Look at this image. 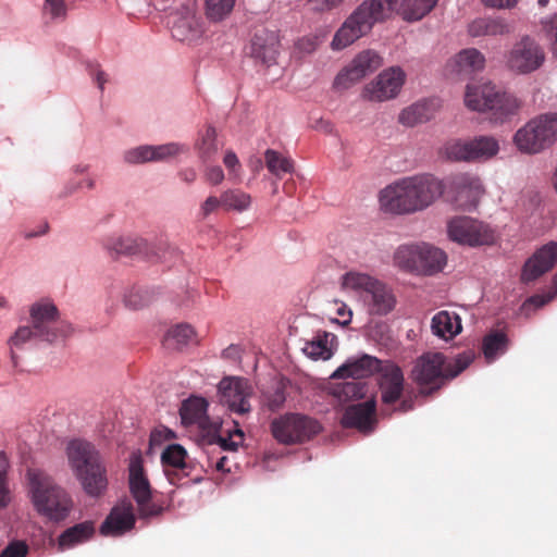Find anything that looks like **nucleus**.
I'll use <instances>...</instances> for the list:
<instances>
[{
    "instance_id": "f257e3e1",
    "label": "nucleus",
    "mask_w": 557,
    "mask_h": 557,
    "mask_svg": "<svg viewBox=\"0 0 557 557\" xmlns=\"http://www.w3.org/2000/svg\"><path fill=\"white\" fill-rule=\"evenodd\" d=\"M366 0L360 3L336 30L331 47L342 50L367 36L376 23L389 17L394 11L406 21H419L429 14L437 0Z\"/></svg>"
},
{
    "instance_id": "f03ea898",
    "label": "nucleus",
    "mask_w": 557,
    "mask_h": 557,
    "mask_svg": "<svg viewBox=\"0 0 557 557\" xmlns=\"http://www.w3.org/2000/svg\"><path fill=\"white\" fill-rule=\"evenodd\" d=\"M446 185L430 173L403 177L380 193L381 208L393 214H411L432 206L445 191Z\"/></svg>"
},
{
    "instance_id": "7ed1b4c3",
    "label": "nucleus",
    "mask_w": 557,
    "mask_h": 557,
    "mask_svg": "<svg viewBox=\"0 0 557 557\" xmlns=\"http://www.w3.org/2000/svg\"><path fill=\"white\" fill-rule=\"evenodd\" d=\"M27 478L36 511L49 521H64L73 509L71 495L45 471L29 469Z\"/></svg>"
},
{
    "instance_id": "20e7f679",
    "label": "nucleus",
    "mask_w": 557,
    "mask_h": 557,
    "mask_svg": "<svg viewBox=\"0 0 557 557\" xmlns=\"http://www.w3.org/2000/svg\"><path fill=\"white\" fill-rule=\"evenodd\" d=\"M69 465L84 492L101 496L108 487L107 469L95 447L85 441H72L66 447Z\"/></svg>"
},
{
    "instance_id": "39448f33",
    "label": "nucleus",
    "mask_w": 557,
    "mask_h": 557,
    "mask_svg": "<svg viewBox=\"0 0 557 557\" xmlns=\"http://www.w3.org/2000/svg\"><path fill=\"white\" fill-rule=\"evenodd\" d=\"M470 362V357L466 355L447 363L443 354L426 352L416 360L411 370V379L420 386L421 393L429 395L459 375Z\"/></svg>"
},
{
    "instance_id": "423d86ee",
    "label": "nucleus",
    "mask_w": 557,
    "mask_h": 557,
    "mask_svg": "<svg viewBox=\"0 0 557 557\" xmlns=\"http://www.w3.org/2000/svg\"><path fill=\"white\" fill-rule=\"evenodd\" d=\"M465 103L473 111H491L493 119L499 122L516 115L521 108V101L516 96L500 91L491 83L468 85Z\"/></svg>"
},
{
    "instance_id": "0eeeda50",
    "label": "nucleus",
    "mask_w": 557,
    "mask_h": 557,
    "mask_svg": "<svg viewBox=\"0 0 557 557\" xmlns=\"http://www.w3.org/2000/svg\"><path fill=\"white\" fill-rule=\"evenodd\" d=\"M58 308L49 301L36 302L30 308L32 327L21 326L10 337L11 346L20 347L32 337L53 342L63 331L58 321Z\"/></svg>"
},
{
    "instance_id": "6e6552de",
    "label": "nucleus",
    "mask_w": 557,
    "mask_h": 557,
    "mask_svg": "<svg viewBox=\"0 0 557 557\" xmlns=\"http://www.w3.org/2000/svg\"><path fill=\"white\" fill-rule=\"evenodd\" d=\"M557 138V114H543L519 128L513 143L521 152L537 153Z\"/></svg>"
},
{
    "instance_id": "1a4fd4ad",
    "label": "nucleus",
    "mask_w": 557,
    "mask_h": 557,
    "mask_svg": "<svg viewBox=\"0 0 557 557\" xmlns=\"http://www.w3.org/2000/svg\"><path fill=\"white\" fill-rule=\"evenodd\" d=\"M273 437L283 445H296L310 441L322 426L318 420L301 413H285L270 424Z\"/></svg>"
},
{
    "instance_id": "9d476101",
    "label": "nucleus",
    "mask_w": 557,
    "mask_h": 557,
    "mask_svg": "<svg viewBox=\"0 0 557 557\" xmlns=\"http://www.w3.org/2000/svg\"><path fill=\"white\" fill-rule=\"evenodd\" d=\"M128 487L141 518L156 517L162 513L163 508L152 502V488L144 469V459L139 453L132 454L129 459Z\"/></svg>"
},
{
    "instance_id": "9b49d317",
    "label": "nucleus",
    "mask_w": 557,
    "mask_h": 557,
    "mask_svg": "<svg viewBox=\"0 0 557 557\" xmlns=\"http://www.w3.org/2000/svg\"><path fill=\"white\" fill-rule=\"evenodd\" d=\"M546 60L544 48L532 37L523 36L506 54L509 71L527 75L541 69Z\"/></svg>"
},
{
    "instance_id": "f8f14e48",
    "label": "nucleus",
    "mask_w": 557,
    "mask_h": 557,
    "mask_svg": "<svg viewBox=\"0 0 557 557\" xmlns=\"http://www.w3.org/2000/svg\"><path fill=\"white\" fill-rule=\"evenodd\" d=\"M451 240L469 246L492 245L495 243V231L487 224L469 216H456L447 224Z\"/></svg>"
},
{
    "instance_id": "ddd939ff",
    "label": "nucleus",
    "mask_w": 557,
    "mask_h": 557,
    "mask_svg": "<svg viewBox=\"0 0 557 557\" xmlns=\"http://www.w3.org/2000/svg\"><path fill=\"white\" fill-rule=\"evenodd\" d=\"M445 150L447 157L455 161H485L497 154L499 145L494 137L479 136L470 140H451Z\"/></svg>"
},
{
    "instance_id": "4468645a",
    "label": "nucleus",
    "mask_w": 557,
    "mask_h": 557,
    "mask_svg": "<svg viewBox=\"0 0 557 557\" xmlns=\"http://www.w3.org/2000/svg\"><path fill=\"white\" fill-rule=\"evenodd\" d=\"M220 403L236 414L250 412L252 387L248 380L242 377H224L218 385Z\"/></svg>"
},
{
    "instance_id": "2eb2a0df",
    "label": "nucleus",
    "mask_w": 557,
    "mask_h": 557,
    "mask_svg": "<svg viewBox=\"0 0 557 557\" xmlns=\"http://www.w3.org/2000/svg\"><path fill=\"white\" fill-rule=\"evenodd\" d=\"M381 65L382 59L375 51H361L336 75L333 87L336 90L348 89L367 75L376 71Z\"/></svg>"
},
{
    "instance_id": "dca6fc26",
    "label": "nucleus",
    "mask_w": 557,
    "mask_h": 557,
    "mask_svg": "<svg viewBox=\"0 0 557 557\" xmlns=\"http://www.w3.org/2000/svg\"><path fill=\"white\" fill-rule=\"evenodd\" d=\"M405 72L399 66L384 70L364 86L362 97L370 101H385L395 98L405 83Z\"/></svg>"
},
{
    "instance_id": "f3484780",
    "label": "nucleus",
    "mask_w": 557,
    "mask_h": 557,
    "mask_svg": "<svg viewBox=\"0 0 557 557\" xmlns=\"http://www.w3.org/2000/svg\"><path fill=\"white\" fill-rule=\"evenodd\" d=\"M447 188L453 201L462 209L475 207L483 193L480 178L468 173L450 176Z\"/></svg>"
},
{
    "instance_id": "a211bd4d",
    "label": "nucleus",
    "mask_w": 557,
    "mask_h": 557,
    "mask_svg": "<svg viewBox=\"0 0 557 557\" xmlns=\"http://www.w3.org/2000/svg\"><path fill=\"white\" fill-rule=\"evenodd\" d=\"M186 148L177 143L159 146H139L127 150L124 160L129 164H139L153 161H165L184 152Z\"/></svg>"
},
{
    "instance_id": "6ab92c4d",
    "label": "nucleus",
    "mask_w": 557,
    "mask_h": 557,
    "mask_svg": "<svg viewBox=\"0 0 557 557\" xmlns=\"http://www.w3.org/2000/svg\"><path fill=\"white\" fill-rule=\"evenodd\" d=\"M136 522L134 506L129 500L114 506L100 528L106 536H120L131 531Z\"/></svg>"
},
{
    "instance_id": "aec40b11",
    "label": "nucleus",
    "mask_w": 557,
    "mask_h": 557,
    "mask_svg": "<svg viewBox=\"0 0 557 557\" xmlns=\"http://www.w3.org/2000/svg\"><path fill=\"white\" fill-rule=\"evenodd\" d=\"M557 261V242H549L541 247L536 252L525 262L521 280L524 283L535 281L544 273L550 271Z\"/></svg>"
},
{
    "instance_id": "412c9836",
    "label": "nucleus",
    "mask_w": 557,
    "mask_h": 557,
    "mask_svg": "<svg viewBox=\"0 0 557 557\" xmlns=\"http://www.w3.org/2000/svg\"><path fill=\"white\" fill-rule=\"evenodd\" d=\"M277 46L278 37L276 32L261 27L256 29L251 38L248 54L263 64L271 65L275 61Z\"/></svg>"
},
{
    "instance_id": "4be33fe9",
    "label": "nucleus",
    "mask_w": 557,
    "mask_h": 557,
    "mask_svg": "<svg viewBox=\"0 0 557 557\" xmlns=\"http://www.w3.org/2000/svg\"><path fill=\"white\" fill-rule=\"evenodd\" d=\"M375 409L374 399L348 406L343 414L342 424L345 428H355L364 433L371 432L376 423Z\"/></svg>"
},
{
    "instance_id": "5701e85b",
    "label": "nucleus",
    "mask_w": 557,
    "mask_h": 557,
    "mask_svg": "<svg viewBox=\"0 0 557 557\" xmlns=\"http://www.w3.org/2000/svg\"><path fill=\"white\" fill-rule=\"evenodd\" d=\"M208 401L202 397H190L182 403L180 416L185 426L196 425L205 435L214 424L207 414Z\"/></svg>"
},
{
    "instance_id": "b1692460",
    "label": "nucleus",
    "mask_w": 557,
    "mask_h": 557,
    "mask_svg": "<svg viewBox=\"0 0 557 557\" xmlns=\"http://www.w3.org/2000/svg\"><path fill=\"white\" fill-rule=\"evenodd\" d=\"M187 451L180 444H170L161 455V462L164 467L165 475L173 485H178L180 481L188 475L186 470L189 468L186 462Z\"/></svg>"
},
{
    "instance_id": "393cba45",
    "label": "nucleus",
    "mask_w": 557,
    "mask_h": 557,
    "mask_svg": "<svg viewBox=\"0 0 557 557\" xmlns=\"http://www.w3.org/2000/svg\"><path fill=\"white\" fill-rule=\"evenodd\" d=\"M404 373L394 364H385L381 372L380 392L383 405L389 406L397 403L404 393Z\"/></svg>"
},
{
    "instance_id": "a878e982",
    "label": "nucleus",
    "mask_w": 557,
    "mask_h": 557,
    "mask_svg": "<svg viewBox=\"0 0 557 557\" xmlns=\"http://www.w3.org/2000/svg\"><path fill=\"white\" fill-rule=\"evenodd\" d=\"M384 366L381 360L370 355H362L357 359H349L333 373V379H362L376 372H382Z\"/></svg>"
},
{
    "instance_id": "bb28decb",
    "label": "nucleus",
    "mask_w": 557,
    "mask_h": 557,
    "mask_svg": "<svg viewBox=\"0 0 557 557\" xmlns=\"http://www.w3.org/2000/svg\"><path fill=\"white\" fill-rule=\"evenodd\" d=\"M438 106L435 100H421L405 108L398 116V122L404 126L412 127L431 120Z\"/></svg>"
},
{
    "instance_id": "cd10ccee",
    "label": "nucleus",
    "mask_w": 557,
    "mask_h": 557,
    "mask_svg": "<svg viewBox=\"0 0 557 557\" xmlns=\"http://www.w3.org/2000/svg\"><path fill=\"white\" fill-rule=\"evenodd\" d=\"M364 299L368 302L370 313L377 315L389 313L396 305L392 290L380 281L373 285Z\"/></svg>"
},
{
    "instance_id": "c85d7f7f",
    "label": "nucleus",
    "mask_w": 557,
    "mask_h": 557,
    "mask_svg": "<svg viewBox=\"0 0 557 557\" xmlns=\"http://www.w3.org/2000/svg\"><path fill=\"white\" fill-rule=\"evenodd\" d=\"M95 534L91 521H84L64 530L58 537V549L63 552L89 541Z\"/></svg>"
},
{
    "instance_id": "c756f323",
    "label": "nucleus",
    "mask_w": 557,
    "mask_h": 557,
    "mask_svg": "<svg viewBox=\"0 0 557 557\" xmlns=\"http://www.w3.org/2000/svg\"><path fill=\"white\" fill-rule=\"evenodd\" d=\"M203 33V23L196 15L180 17L172 27L173 38L182 42H195L202 37Z\"/></svg>"
},
{
    "instance_id": "7c9ffc66",
    "label": "nucleus",
    "mask_w": 557,
    "mask_h": 557,
    "mask_svg": "<svg viewBox=\"0 0 557 557\" xmlns=\"http://www.w3.org/2000/svg\"><path fill=\"white\" fill-rule=\"evenodd\" d=\"M234 430L227 431V436L221 435V422L215 421L214 424L203 435L209 444H218L223 450L236 451L244 442V432L239 424L234 421Z\"/></svg>"
},
{
    "instance_id": "2f4dec72",
    "label": "nucleus",
    "mask_w": 557,
    "mask_h": 557,
    "mask_svg": "<svg viewBox=\"0 0 557 557\" xmlns=\"http://www.w3.org/2000/svg\"><path fill=\"white\" fill-rule=\"evenodd\" d=\"M431 329L434 335L450 339L461 332V320L457 313L443 310L433 317Z\"/></svg>"
},
{
    "instance_id": "473e14b6",
    "label": "nucleus",
    "mask_w": 557,
    "mask_h": 557,
    "mask_svg": "<svg viewBox=\"0 0 557 557\" xmlns=\"http://www.w3.org/2000/svg\"><path fill=\"white\" fill-rule=\"evenodd\" d=\"M468 33L471 37L498 36L509 34L510 27L503 18L479 17L469 24Z\"/></svg>"
},
{
    "instance_id": "72a5a7b5",
    "label": "nucleus",
    "mask_w": 557,
    "mask_h": 557,
    "mask_svg": "<svg viewBox=\"0 0 557 557\" xmlns=\"http://www.w3.org/2000/svg\"><path fill=\"white\" fill-rule=\"evenodd\" d=\"M336 336L329 332H319L312 341L305 344L302 351L311 359L327 360L333 356V343Z\"/></svg>"
},
{
    "instance_id": "f704fd0d",
    "label": "nucleus",
    "mask_w": 557,
    "mask_h": 557,
    "mask_svg": "<svg viewBox=\"0 0 557 557\" xmlns=\"http://www.w3.org/2000/svg\"><path fill=\"white\" fill-rule=\"evenodd\" d=\"M419 273L433 274L443 269L446 263V255L443 250L423 245L420 246Z\"/></svg>"
},
{
    "instance_id": "c9c22d12",
    "label": "nucleus",
    "mask_w": 557,
    "mask_h": 557,
    "mask_svg": "<svg viewBox=\"0 0 557 557\" xmlns=\"http://www.w3.org/2000/svg\"><path fill=\"white\" fill-rule=\"evenodd\" d=\"M455 65L459 74L470 75L484 69L485 58L478 49L468 48L456 55Z\"/></svg>"
},
{
    "instance_id": "e433bc0d",
    "label": "nucleus",
    "mask_w": 557,
    "mask_h": 557,
    "mask_svg": "<svg viewBox=\"0 0 557 557\" xmlns=\"http://www.w3.org/2000/svg\"><path fill=\"white\" fill-rule=\"evenodd\" d=\"M419 258L420 246L404 245L396 250L394 262L401 270L419 273Z\"/></svg>"
},
{
    "instance_id": "4c0bfd02",
    "label": "nucleus",
    "mask_w": 557,
    "mask_h": 557,
    "mask_svg": "<svg viewBox=\"0 0 557 557\" xmlns=\"http://www.w3.org/2000/svg\"><path fill=\"white\" fill-rule=\"evenodd\" d=\"M506 348L507 336L504 332L493 331L483 338L482 350L488 362L493 361L498 354L505 352Z\"/></svg>"
},
{
    "instance_id": "58836bf2",
    "label": "nucleus",
    "mask_w": 557,
    "mask_h": 557,
    "mask_svg": "<svg viewBox=\"0 0 557 557\" xmlns=\"http://www.w3.org/2000/svg\"><path fill=\"white\" fill-rule=\"evenodd\" d=\"M223 200V209L225 211H245L251 203L249 194L240 189H227L221 194Z\"/></svg>"
},
{
    "instance_id": "ea45409f",
    "label": "nucleus",
    "mask_w": 557,
    "mask_h": 557,
    "mask_svg": "<svg viewBox=\"0 0 557 557\" xmlns=\"http://www.w3.org/2000/svg\"><path fill=\"white\" fill-rule=\"evenodd\" d=\"M195 336L194 329L186 323L171 327L165 335V343L169 347L180 348L187 345Z\"/></svg>"
},
{
    "instance_id": "a19ab883",
    "label": "nucleus",
    "mask_w": 557,
    "mask_h": 557,
    "mask_svg": "<svg viewBox=\"0 0 557 557\" xmlns=\"http://www.w3.org/2000/svg\"><path fill=\"white\" fill-rule=\"evenodd\" d=\"M265 164L268 170L275 176L280 177L282 173H290L294 163L289 158L282 156L280 152L268 149L264 152Z\"/></svg>"
},
{
    "instance_id": "79ce46f5",
    "label": "nucleus",
    "mask_w": 557,
    "mask_h": 557,
    "mask_svg": "<svg viewBox=\"0 0 557 557\" xmlns=\"http://www.w3.org/2000/svg\"><path fill=\"white\" fill-rule=\"evenodd\" d=\"M104 248L111 257L131 256L137 252L138 245L132 238L112 236L106 239Z\"/></svg>"
},
{
    "instance_id": "37998d69",
    "label": "nucleus",
    "mask_w": 557,
    "mask_h": 557,
    "mask_svg": "<svg viewBox=\"0 0 557 557\" xmlns=\"http://www.w3.org/2000/svg\"><path fill=\"white\" fill-rule=\"evenodd\" d=\"M377 280L371 277L368 274L359 272H348L343 277V285L345 288L354 290H362L366 295L373 288V285Z\"/></svg>"
},
{
    "instance_id": "c03bdc74",
    "label": "nucleus",
    "mask_w": 557,
    "mask_h": 557,
    "mask_svg": "<svg viewBox=\"0 0 557 557\" xmlns=\"http://www.w3.org/2000/svg\"><path fill=\"white\" fill-rule=\"evenodd\" d=\"M235 0H206V14L211 21L218 22L228 15Z\"/></svg>"
},
{
    "instance_id": "a18cd8bd",
    "label": "nucleus",
    "mask_w": 557,
    "mask_h": 557,
    "mask_svg": "<svg viewBox=\"0 0 557 557\" xmlns=\"http://www.w3.org/2000/svg\"><path fill=\"white\" fill-rule=\"evenodd\" d=\"M151 294L140 287H133L123 296L124 305L133 310L141 309L150 304Z\"/></svg>"
},
{
    "instance_id": "49530a36",
    "label": "nucleus",
    "mask_w": 557,
    "mask_h": 557,
    "mask_svg": "<svg viewBox=\"0 0 557 557\" xmlns=\"http://www.w3.org/2000/svg\"><path fill=\"white\" fill-rule=\"evenodd\" d=\"M198 150L202 160L211 159L218 151L216 131L212 126H208L203 132L198 144Z\"/></svg>"
},
{
    "instance_id": "de8ad7c7",
    "label": "nucleus",
    "mask_w": 557,
    "mask_h": 557,
    "mask_svg": "<svg viewBox=\"0 0 557 557\" xmlns=\"http://www.w3.org/2000/svg\"><path fill=\"white\" fill-rule=\"evenodd\" d=\"M366 393L364 384L361 382L350 381L339 384L335 389V395L339 398H361Z\"/></svg>"
},
{
    "instance_id": "09e8293b",
    "label": "nucleus",
    "mask_w": 557,
    "mask_h": 557,
    "mask_svg": "<svg viewBox=\"0 0 557 557\" xmlns=\"http://www.w3.org/2000/svg\"><path fill=\"white\" fill-rule=\"evenodd\" d=\"M8 460L3 453H0V508L8 506L10 502V491L7 482Z\"/></svg>"
},
{
    "instance_id": "8fccbe9b",
    "label": "nucleus",
    "mask_w": 557,
    "mask_h": 557,
    "mask_svg": "<svg viewBox=\"0 0 557 557\" xmlns=\"http://www.w3.org/2000/svg\"><path fill=\"white\" fill-rule=\"evenodd\" d=\"M220 208H223L222 196L216 197V196L210 195L200 205L198 214L201 219H207L210 214L216 212Z\"/></svg>"
},
{
    "instance_id": "3c124183",
    "label": "nucleus",
    "mask_w": 557,
    "mask_h": 557,
    "mask_svg": "<svg viewBox=\"0 0 557 557\" xmlns=\"http://www.w3.org/2000/svg\"><path fill=\"white\" fill-rule=\"evenodd\" d=\"M28 546L23 541H12L1 552L0 557H26L28 554Z\"/></svg>"
},
{
    "instance_id": "603ef678",
    "label": "nucleus",
    "mask_w": 557,
    "mask_h": 557,
    "mask_svg": "<svg viewBox=\"0 0 557 557\" xmlns=\"http://www.w3.org/2000/svg\"><path fill=\"white\" fill-rule=\"evenodd\" d=\"M344 0H307V4L313 12H330L343 4Z\"/></svg>"
},
{
    "instance_id": "864d4df0",
    "label": "nucleus",
    "mask_w": 557,
    "mask_h": 557,
    "mask_svg": "<svg viewBox=\"0 0 557 557\" xmlns=\"http://www.w3.org/2000/svg\"><path fill=\"white\" fill-rule=\"evenodd\" d=\"M285 393L282 388H276L265 395V405L268 409L273 412L280 410L285 404Z\"/></svg>"
},
{
    "instance_id": "5fc2aeb1",
    "label": "nucleus",
    "mask_w": 557,
    "mask_h": 557,
    "mask_svg": "<svg viewBox=\"0 0 557 557\" xmlns=\"http://www.w3.org/2000/svg\"><path fill=\"white\" fill-rule=\"evenodd\" d=\"M45 10L53 17H64L66 5L64 0H45Z\"/></svg>"
},
{
    "instance_id": "6e6d98bb",
    "label": "nucleus",
    "mask_w": 557,
    "mask_h": 557,
    "mask_svg": "<svg viewBox=\"0 0 557 557\" xmlns=\"http://www.w3.org/2000/svg\"><path fill=\"white\" fill-rule=\"evenodd\" d=\"M543 30L548 39L554 40L553 49L557 52V15L542 22Z\"/></svg>"
},
{
    "instance_id": "4d7b16f0",
    "label": "nucleus",
    "mask_w": 557,
    "mask_h": 557,
    "mask_svg": "<svg viewBox=\"0 0 557 557\" xmlns=\"http://www.w3.org/2000/svg\"><path fill=\"white\" fill-rule=\"evenodd\" d=\"M205 180L209 184L216 186L224 180V172L220 166H210L205 171Z\"/></svg>"
},
{
    "instance_id": "13d9d810",
    "label": "nucleus",
    "mask_w": 557,
    "mask_h": 557,
    "mask_svg": "<svg viewBox=\"0 0 557 557\" xmlns=\"http://www.w3.org/2000/svg\"><path fill=\"white\" fill-rule=\"evenodd\" d=\"M223 162L228 169L230 174L237 175V171L240 169L239 160L233 151H227L224 156Z\"/></svg>"
},
{
    "instance_id": "bf43d9fd",
    "label": "nucleus",
    "mask_w": 557,
    "mask_h": 557,
    "mask_svg": "<svg viewBox=\"0 0 557 557\" xmlns=\"http://www.w3.org/2000/svg\"><path fill=\"white\" fill-rule=\"evenodd\" d=\"M486 7L490 8H512L517 4L518 0H482Z\"/></svg>"
},
{
    "instance_id": "052dcab7",
    "label": "nucleus",
    "mask_w": 557,
    "mask_h": 557,
    "mask_svg": "<svg viewBox=\"0 0 557 557\" xmlns=\"http://www.w3.org/2000/svg\"><path fill=\"white\" fill-rule=\"evenodd\" d=\"M181 180L187 184H191L197 178V172L193 168L183 169L178 172Z\"/></svg>"
},
{
    "instance_id": "680f3d73",
    "label": "nucleus",
    "mask_w": 557,
    "mask_h": 557,
    "mask_svg": "<svg viewBox=\"0 0 557 557\" xmlns=\"http://www.w3.org/2000/svg\"><path fill=\"white\" fill-rule=\"evenodd\" d=\"M90 74L95 75V81L98 84L100 90H103L104 84L107 83V75L103 71L100 70H90Z\"/></svg>"
},
{
    "instance_id": "e2e57ef3",
    "label": "nucleus",
    "mask_w": 557,
    "mask_h": 557,
    "mask_svg": "<svg viewBox=\"0 0 557 557\" xmlns=\"http://www.w3.org/2000/svg\"><path fill=\"white\" fill-rule=\"evenodd\" d=\"M337 315L343 318V324L344 325H347L348 323H350V320H351V311L345 306V305H342L338 309H337Z\"/></svg>"
},
{
    "instance_id": "0e129e2a",
    "label": "nucleus",
    "mask_w": 557,
    "mask_h": 557,
    "mask_svg": "<svg viewBox=\"0 0 557 557\" xmlns=\"http://www.w3.org/2000/svg\"><path fill=\"white\" fill-rule=\"evenodd\" d=\"M299 47L307 52H311L315 49V39L304 38L299 41Z\"/></svg>"
},
{
    "instance_id": "69168bd1",
    "label": "nucleus",
    "mask_w": 557,
    "mask_h": 557,
    "mask_svg": "<svg viewBox=\"0 0 557 557\" xmlns=\"http://www.w3.org/2000/svg\"><path fill=\"white\" fill-rule=\"evenodd\" d=\"M412 409V400L411 398H406L400 401L399 407L397 408L400 412H407Z\"/></svg>"
},
{
    "instance_id": "338daca9",
    "label": "nucleus",
    "mask_w": 557,
    "mask_h": 557,
    "mask_svg": "<svg viewBox=\"0 0 557 557\" xmlns=\"http://www.w3.org/2000/svg\"><path fill=\"white\" fill-rule=\"evenodd\" d=\"M528 301L530 304H534L537 307L543 306L546 302V300L541 296H533Z\"/></svg>"
},
{
    "instance_id": "774afa93",
    "label": "nucleus",
    "mask_w": 557,
    "mask_h": 557,
    "mask_svg": "<svg viewBox=\"0 0 557 557\" xmlns=\"http://www.w3.org/2000/svg\"><path fill=\"white\" fill-rule=\"evenodd\" d=\"M226 462H227V457H225V456L221 457V458L218 460L216 465H215L216 470H219V471H225V470H226V469H225V465H226Z\"/></svg>"
}]
</instances>
